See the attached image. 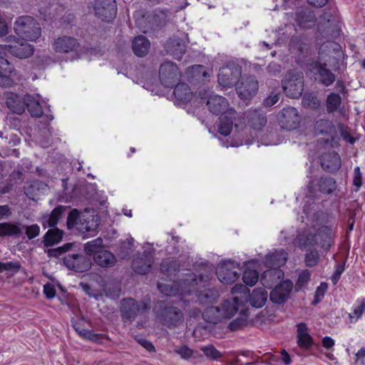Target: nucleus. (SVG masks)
I'll return each instance as SVG.
<instances>
[{
    "label": "nucleus",
    "mask_w": 365,
    "mask_h": 365,
    "mask_svg": "<svg viewBox=\"0 0 365 365\" xmlns=\"http://www.w3.org/2000/svg\"><path fill=\"white\" fill-rule=\"evenodd\" d=\"M133 239L131 238L127 241L123 242L118 249V255L122 258H128L131 252Z\"/></svg>",
    "instance_id": "obj_49"
},
{
    "label": "nucleus",
    "mask_w": 365,
    "mask_h": 365,
    "mask_svg": "<svg viewBox=\"0 0 365 365\" xmlns=\"http://www.w3.org/2000/svg\"><path fill=\"white\" fill-rule=\"evenodd\" d=\"M174 96L178 101L187 103L192 98L193 93L186 83H180L175 86L174 88Z\"/></svg>",
    "instance_id": "obj_34"
},
{
    "label": "nucleus",
    "mask_w": 365,
    "mask_h": 365,
    "mask_svg": "<svg viewBox=\"0 0 365 365\" xmlns=\"http://www.w3.org/2000/svg\"><path fill=\"white\" fill-rule=\"evenodd\" d=\"M63 207L61 206L56 207L53 210L49 216L45 219L43 225L44 227H54L62 214Z\"/></svg>",
    "instance_id": "obj_44"
},
{
    "label": "nucleus",
    "mask_w": 365,
    "mask_h": 365,
    "mask_svg": "<svg viewBox=\"0 0 365 365\" xmlns=\"http://www.w3.org/2000/svg\"><path fill=\"white\" fill-rule=\"evenodd\" d=\"M319 261V253L315 250L312 249L305 254L304 262L307 267H314Z\"/></svg>",
    "instance_id": "obj_48"
},
{
    "label": "nucleus",
    "mask_w": 365,
    "mask_h": 365,
    "mask_svg": "<svg viewBox=\"0 0 365 365\" xmlns=\"http://www.w3.org/2000/svg\"><path fill=\"white\" fill-rule=\"evenodd\" d=\"M205 320L210 323L217 324L224 319L220 307H207L203 313Z\"/></svg>",
    "instance_id": "obj_36"
},
{
    "label": "nucleus",
    "mask_w": 365,
    "mask_h": 365,
    "mask_svg": "<svg viewBox=\"0 0 365 365\" xmlns=\"http://www.w3.org/2000/svg\"><path fill=\"white\" fill-rule=\"evenodd\" d=\"M241 76V66L234 61H230L220 69L217 80L223 87H232L237 85Z\"/></svg>",
    "instance_id": "obj_10"
},
{
    "label": "nucleus",
    "mask_w": 365,
    "mask_h": 365,
    "mask_svg": "<svg viewBox=\"0 0 365 365\" xmlns=\"http://www.w3.org/2000/svg\"><path fill=\"white\" fill-rule=\"evenodd\" d=\"M344 264H336L335 266V270L331 276V281L333 284H336L340 279L341 274L344 272Z\"/></svg>",
    "instance_id": "obj_59"
},
{
    "label": "nucleus",
    "mask_w": 365,
    "mask_h": 365,
    "mask_svg": "<svg viewBox=\"0 0 365 365\" xmlns=\"http://www.w3.org/2000/svg\"><path fill=\"white\" fill-rule=\"evenodd\" d=\"M282 88L287 96L299 98L304 90V76L302 73L289 72L282 81Z\"/></svg>",
    "instance_id": "obj_9"
},
{
    "label": "nucleus",
    "mask_w": 365,
    "mask_h": 365,
    "mask_svg": "<svg viewBox=\"0 0 365 365\" xmlns=\"http://www.w3.org/2000/svg\"><path fill=\"white\" fill-rule=\"evenodd\" d=\"M93 7L96 16L102 21L110 22L116 16L115 0H95Z\"/></svg>",
    "instance_id": "obj_14"
},
{
    "label": "nucleus",
    "mask_w": 365,
    "mask_h": 365,
    "mask_svg": "<svg viewBox=\"0 0 365 365\" xmlns=\"http://www.w3.org/2000/svg\"><path fill=\"white\" fill-rule=\"evenodd\" d=\"M40 101L39 94H36V96H32L29 94L21 96L18 94L10 93L6 96V105L13 113L21 114L25 111L26 107L32 117H43L45 125L48 126L53 119V115L51 113L49 105L45 106V113H43V106Z\"/></svg>",
    "instance_id": "obj_2"
},
{
    "label": "nucleus",
    "mask_w": 365,
    "mask_h": 365,
    "mask_svg": "<svg viewBox=\"0 0 365 365\" xmlns=\"http://www.w3.org/2000/svg\"><path fill=\"white\" fill-rule=\"evenodd\" d=\"M297 344L304 350H309L314 345V339L309 334V328L305 323L297 324Z\"/></svg>",
    "instance_id": "obj_23"
},
{
    "label": "nucleus",
    "mask_w": 365,
    "mask_h": 365,
    "mask_svg": "<svg viewBox=\"0 0 365 365\" xmlns=\"http://www.w3.org/2000/svg\"><path fill=\"white\" fill-rule=\"evenodd\" d=\"M362 184V174L361 173L360 168L359 166H356L354 168L353 176V185L355 187L356 192L359 190Z\"/></svg>",
    "instance_id": "obj_55"
},
{
    "label": "nucleus",
    "mask_w": 365,
    "mask_h": 365,
    "mask_svg": "<svg viewBox=\"0 0 365 365\" xmlns=\"http://www.w3.org/2000/svg\"><path fill=\"white\" fill-rule=\"evenodd\" d=\"M310 277H311V272L309 270H308V269L302 270L299 274V277H298V279H297V281L296 283V286L299 289L304 287L307 284L309 281L310 280Z\"/></svg>",
    "instance_id": "obj_52"
},
{
    "label": "nucleus",
    "mask_w": 365,
    "mask_h": 365,
    "mask_svg": "<svg viewBox=\"0 0 365 365\" xmlns=\"http://www.w3.org/2000/svg\"><path fill=\"white\" fill-rule=\"evenodd\" d=\"M259 273L252 269H246L242 275V279L246 285L253 287L258 281Z\"/></svg>",
    "instance_id": "obj_46"
},
{
    "label": "nucleus",
    "mask_w": 365,
    "mask_h": 365,
    "mask_svg": "<svg viewBox=\"0 0 365 365\" xmlns=\"http://www.w3.org/2000/svg\"><path fill=\"white\" fill-rule=\"evenodd\" d=\"M158 317L162 324L168 328H175L183 322L182 312L174 307H165L158 314Z\"/></svg>",
    "instance_id": "obj_16"
},
{
    "label": "nucleus",
    "mask_w": 365,
    "mask_h": 365,
    "mask_svg": "<svg viewBox=\"0 0 365 365\" xmlns=\"http://www.w3.org/2000/svg\"><path fill=\"white\" fill-rule=\"evenodd\" d=\"M43 293L47 299H53L56 295V289L53 285L47 283L43 286Z\"/></svg>",
    "instance_id": "obj_62"
},
{
    "label": "nucleus",
    "mask_w": 365,
    "mask_h": 365,
    "mask_svg": "<svg viewBox=\"0 0 365 365\" xmlns=\"http://www.w3.org/2000/svg\"><path fill=\"white\" fill-rule=\"evenodd\" d=\"M175 352L179 354L182 359L185 360H188L192 357L196 358L199 356L198 352L193 351L187 346L176 347L175 349Z\"/></svg>",
    "instance_id": "obj_47"
},
{
    "label": "nucleus",
    "mask_w": 365,
    "mask_h": 365,
    "mask_svg": "<svg viewBox=\"0 0 365 365\" xmlns=\"http://www.w3.org/2000/svg\"><path fill=\"white\" fill-rule=\"evenodd\" d=\"M236 112L234 109L230 110L225 114H223L220 118V124L218 126V132L224 136H227L230 134L234 120H235Z\"/></svg>",
    "instance_id": "obj_27"
},
{
    "label": "nucleus",
    "mask_w": 365,
    "mask_h": 365,
    "mask_svg": "<svg viewBox=\"0 0 365 365\" xmlns=\"http://www.w3.org/2000/svg\"><path fill=\"white\" fill-rule=\"evenodd\" d=\"M315 132L317 134L326 135L332 140L334 139L336 135V127L333 123L327 119H320L317 121L314 126Z\"/></svg>",
    "instance_id": "obj_33"
},
{
    "label": "nucleus",
    "mask_w": 365,
    "mask_h": 365,
    "mask_svg": "<svg viewBox=\"0 0 365 365\" xmlns=\"http://www.w3.org/2000/svg\"><path fill=\"white\" fill-rule=\"evenodd\" d=\"M327 289V284L326 283H321L317 288L314 294V304H316L322 301L324 298L325 292Z\"/></svg>",
    "instance_id": "obj_58"
},
{
    "label": "nucleus",
    "mask_w": 365,
    "mask_h": 365,
    "mask_svg": "<svg viewBox=\"0 0 365 365\" xmlns=\"http://www.w3.org/2000/svg\"><path fill=\"white\" fill-rule=\"evenodd\" d=\"M247 132L244 130H242V133L238 132L237 134V138H239L238 140H232L230 146L232 147H239L244 144L245 145H250L253 143V140L250 139H244V134Z\"/></svg>",
    "instance_id": "obj_56"
},
{
    "label": "nucleus",
    "mask_w": 365,
    "mask_h": 365,
    "mask_svg": "<svg viewBox=\"0 0 365 365\" xmlns=\"http://www.w3.org/2000/svg\"><path fill=\"white\" fill-rule=\"evenodd\" d=\"M20 267L21 265L19 262H0V273L3 272L4 271L17 272L19 270Z\"/></svg>",
    "instance_id": "obj_54"
},
{
    "label": "nucleus",
    "mask_w": 365,
    "mask_h": 365,
    "mask_svg": "<svg viewBox=\"0 0 365 365\" xmlns=\"http://www.w3.org/2000/svg\"><path fill=\"white\" fill-rule=\"evenodd\" d=\"M335 233L332 225L307 227L298 234L297 240L301 249L317 246L327 253L334 243Z\"/></svg>",
    "instance_id": "obj_3"
},
{
    "label": "nucleus",
    "mask_w": 365,
    "mask_h": 365,
    "mask_svg": "<svg viewBox=\"0 0 365 365\" xmlns=\"http://www.w3.org/2000/svg\"><path fill=\"white\" fill-rule=\"evenodd\" d=\"M63 264L69 269L78 272L87 271L91 266L90 259L80 254L66 255L63 259Z\"/></svg>",
    "instance_id": "obj_18"
},
{
    "label": "nucleus",
    "mask_w": 365,
    "mask_h": 365,
    "mask_svg": "<svg viewBox=\"0 0 365 365\" xmlns=\"http://www.w3.org/2000/svg\"><path fill=\"white\" fill-rule=\"evenodd\" d=\"M240 299L237 297L227 299L220 306L224 319L233 317L240 309Z\"/></svg>",
    "instance_id": "obj_32"
},
{
    "label": "nucleus",
    "mask_w": 365,
    "mask_h": 365,
    "mask_svg": "<svg viewBox=\"0 0 365 365\" xmlns=\"http://www.w3.org/2000/svg\"><path fill=\"white\" fill-rule=\"evenodd\" d=\"M279 100V93H272L269 96L266 98L264 101L265 106H272L277 103Z\"/></svg>",
    "instance_id": "obj_63"
},
{
    "label": "nucleus",
    "mask_w": 365,
    "mask_h": 365,
    "mask_svg": "<svg viewBox=\"0 0 365 365\" xmlns=\"http://www.w3.org/2000/svg\"><path fill=\"white\" fill-rule=\"evenodd\" d=\"M247 321V314L243 312H240V316L230 323L229 328L231 331L238 330L246 325Z\"/></svg>",
    "instance_id": "obj_50"
},
{
    "label": "nucleus",
    "mask_w": 365,
    "mask_h": 365,
    "mask_svg": "<svg viewBox=\"0 0 365 365\" xmlns=\"http://www.w3.org/2000/svg\"><path fill=\"white\" fill-rule=\"evenodd\" d=\"M277 120L282 129L288 130L297 128L300 123L299 113L293 107H287L282 109L277 115Z\"/></svg>",
    "instance_id": "obj_13"
},
{
    "label": "nucleus",
    "mask_w": 365,
    "mask_h": 365,
    "mask_svg": "<svg viewBox=\"0 0 365 365\" xmlns=\"http://www.w3.org/2000/svg\"><path fill=\"white\" fill-rule=\"evenodd\" d=\"M181 78V73L178 66L171 61H165L160 65L159 78L166 88L173 87Z\"/></svg>",
    "instance_id": "obj_12"
},
{
    "label": "nucleus",
    "mask_w": 365,
    "mask_h": 365,
    "mask_svg": "<svg viewBox=\"0 0 365 365\" xmlns=\"http://www.w3.org/2000/svg\"><path fill=\"white\" fill-rule=\"evenodd\" d=\"M341 98L336 93H329L326 99V107L328 113H333L339 110L341 106Z\"/></svg>",
    "instance_id": "obj_38"
},
{
    "label": "nucleus",
    "mask_w": 365,
    "mask_h": 365,
    "mask_svg": "<svg viewBox=\"0 0 365 365\" xmlns=\"http://www.w3.org/2000/svg\"><path fill=\"white\" fill-rule=\"evenodd\" d=\"M259 88L258 81L253 76L242 77L241 81L237 86V92L239 97L243 100L252 98L257 93Z\"/></svg>",
    "instance_id": "obj_17"
},
{
    "label": "nucleus",
    "mask_w": 365,
    "mask_h": 365,
    "mask_svg": "<svg viewBox=\"0 0 365 365\" xmlns=\"http://www.w3.org/2000/svg\"><path fill=\"white\" fill-rule=\"evenodd\" d=\"M287 260V253L284 250H279L267 255L264 263L269 268H277L284 265Z\"/></svg>",
    "instance_id": "obj_26"
},
{
    "label": "nucleus",
    "mask_w": 365,
    "mask_h": 365,
    "mask_svg": "<svg viewBox=\"0 0 365 365\" xmlns=\"http://www.w3.org/2000/svg\"><path fill=\"white\" fill-rule=\"evenodd\" d=\"M341 23L337 11L334 9L326 11L320 17L318 31L327 38L334 39L341 33Z\"/></svg>",
    "instance_id": "obj_6"
},
{
    "label": "nucleus",
    "mask_w": 365,
    "mask_h": 365,
    "mask_svg": "<svg viewBox=\"0 0 365 365\" xmlns=\"http://www.w3.org/2000/svg\"><path fill=\"white\" fill-rule=\"evenodd\" d=\"M40 227L37 225H32L26 227V235L29 239L31 240L35 238L39 235Z\"/></svg>",
    "instance_id": "obj_61"
},
{
    "label": "nucleus",
    "mask_w": 365,
    "mask_h": 365,
    "mask_svg": "<svg viewBox=\"0 0 365 365\" xmlns=\"http://www.w3.org/2000/svg\"><path fill=\"white\" fill-rule=\"evenodd\" d=\"M53 48L57 53H67L70 52L77 53L81 51L80 43L73 37L63 36L58 37L53 43Z\"/></svg>",
    "instance_id": "obj_20"
},
{
    "label": "nucleus",
    "mask_w": 365,
    "mask_h": 365,
    "mask_svg": "<svg viewBox=\"0 0 365 365\" xmlns=\"http://www.w3.org/2000/svg\"><path fill=\"white\" fill-rule=\"evenodd\" d=\"M179 237L172 235L170 240H168V245L165 247V252L169 254H175L179 252V250L177 247V244L178 243Z\"/></svg>",
    "instance_id": "obj_57"
},
{
    "label": "nucleus",
    "mask_w": 365,
    "mask_h": 365,
    "mask_svg": "<svg viewBox=\"0 0 365 365\" xmlns=\"http://www.w3.org/2000/svg\"><path fill=\"white\" fill-rule=\"evenodd\" d=\"M150 309V300L138 302L133 298L123 299L120 302V313L123 321L132 322L138 317L145 319Z\"/></svg>",
    "instance_id": "obj_5"
},
{
    "label": "nucleus",
    "mask_w": 365,
    "mask_h": 365,
    "mask_svg": "<svg viewBox=\"0 0 365 365\" xmlns=\"http://www.w3.org/2000/svg\"><path fill=\"white\" fill-rule=\"evenodd\" d=\"M315 19L313 11L308 9H301L295 14V20L297 24L304 29L310 28L314 25Z\"/></svg>",
    "instance_id": "obj_29"
},
{
    "label": "nucleus",
    "mask_w": 365,
    "mask_h": 365,
    "mask_svg": "<svg viewBox=\"0 0 365 365\" xmlns=\"http://www.w3.org/2000/svg\"><path fill=\"white\" fill-rule=\"evenodd\" d=\"M67 225L69 228L76 227L83 233L95 232L98 227V223L94 216L86 217L74 209L70 212L67 219Z\"/></svg>",
    "instance_id": "obj_8"
},
{
    "label": "nucleus",
    "mask_w": 365,
    "mask_h": 365,
    "mask_svg": "<svg viewBox=\"0 0 365 365\" xmlns=\"http://www.w3.org/2000/svg\"><path fill=\"white\" fill-rule=\"evenodd\" d=\"M78 334L83 338L89 339L93 341H96L99 339L98 334L86 329H81V330L78 331Z\"/></svg>",
    "instance_id": "obj_60"
},
{
    "label": "nucleus",
    "mask_w": 365,
    "mask_h": 365,
    "mask_svg": "<svg viewBox=\"0 0 365 365\" xmlns=\"http://www.w3.org/2000/svg\"><path fill=\"white\" fill-rule=\"evenodd\" d=\"M93 260L97 265L103 268L112 267L116 263L115 256L105 248L95 255Z\"/></svg>",
    "instance_id": "obj_28"
},
{
    "label": "nucleus",
    "mask_w": 365,
    "mask_h": 365,
    "mask_svg": "<svg viewBox=\"0 0 365 365\" xmlns=\"http://www.w3.org/2000/svg\"><path fill=\"white\" fill-rule=\"evenodd\" d=\"M7 42H14V44L5 45L4 49L10 53L14 56L19 58H26L34 53V47L26 42L16 41V37L9 36L6 37Z\"/></svg>",
    "instance_id": "obj_15"
},
{
    "label": "nucleus",
    "mask_w": 365,
    "mask_h": 365,
    "mask_svg": "<svg viewBox=\"0 0 365 365\" xmlns=\"http://www.w3.org/2000/svg\"><path fill=\"white\" fill-rule=\"evenodd\" d=\"M14 31L22 39L31 41H35L41 34L38 24L29 16H21L15 21Z\"/></svg>",
    "instance_id": "obj_7"
},
{
    "label": "nucleus",
    "mask_w": 365,
    "mask_h": 365,
    "mask_svg": "<svg viewBox=\"0 0 365 365\" xmlns=\"http://www.w3.org/2000/svg\"><path fill=\"white\" fill-rule=\"evenodd\" d=\"M318 185L320 192L324 194L331 193L336 187V181L332 178H321Z\"/></svg>",
    "instance_id": "obj_43"
},
{
    "label": "nucleus",
    "mask_w": 365,
    "mask_h": 365,
    "mask_svg": "<svg viewBox=\"0 0 365 365\" xmlns=\"http://www.w3.org/2000/svg\"><path fill=\"white\" fill-rule=\"evenodd\" d=\"M211 279V272H206L198 277L194 273L188 272L183 274V276L178 282H159L158 288L162 294L166 296L189 294L192 292L197 291L200 288L205 287Z\"/></svg>",
    "instance_id": "obj_1"
},
{
    "label": "nucleus",
    "mask_w": 365,
    "mask_h": 365,
    "mask_svg": "<svg viewBox=\"0 0 365 365\" xmlns=\"http://www.w3.org/2000/svg\"><path fill=\"white\" fill-rule=\"evenodd\" d=\"M201 351L211 359L216 360L222 356V354L213 345L202 346Z\"/></svg>",
    "instance_id": "obj_51"
},
{
    "label": "nucleus",
    "mask_w": 365,
    "mask_h": 365,
    "mask_svg": "<svg viewBox=\"0 0 365 365\" xmlns=\"http://www.w3.org/2000/svg\"><path fill=\"white\" fill-rule=\"evenodd\" d=\"M331 46L339 45L329 41L324 43L319 48V60L311 63L309 67V71L316 76V80L326 87L331 86L335 81V75L327 68L333 66L335 58L329 53H325V50Z\"/></svg>",
    "instance_id": "obj_4"
},
{
    "label": "nucleus",
    "mask_w": 365,
    "mask_h": 365,
    "mask_svg": "<svg viewBox=\"0 0 365 365\" xmlns=\"http://www.w3.org/2000/svg\"><path fill=\"white\" fill-rule=\"evenodd\" d=\"M249 292L248 288L242 284H236L232 288V294H247Z\"/></svg>",
    "instance_id": "obj_64"
},
{
    "label": "nucleus",
    "mask_w": 365,
    "mask_h": 365,
    "mask_svg": "<svg viewBox=\"0 0 365 365\" xmlns=\"http://www.w3.org/2000/svg\"><path fill=\"white\" fill-rule=\"evenodd\" d=\"M267 297V292L264 287H257L250 294L249 302L252 307L261 308L265 304Z\"/></svg>",
    "instance_id": "obj_31"
},
{
    "label": "nucleus",
    "mask_w": 365,
    "mask_h": 365,
    "mask_svg": "<svg viewBox=\"0 0 365 365\" xmlns=\"http://www.w3.org/2000/svg\"><path fill=\"white\" fill-rule=\"evenodd\" d=\"M85 252L88 255L94 256L98 251H101L104 247L103 246V240L98 237L93 240L89 241L85 244Z\"/></svg>",
    "instance_id": "obj_42"
},
{
    "label": "nucleus",
    "mask_w": 365,
    "mask_h": 365,
    "mask_svg": "<svg viewBox=\"0 0 365 365\" xmlns=\"http://www.w3.org/2000/svg\"><path fill=\"white\" fill-rule=\"evenodd\" d=\"M293 289V283L290 280H284L270 292L269 297L272 302L283 304L289 297Z\"/></svg>",
    "instance_id": "obj_21"
},
{
    "label": "nucleus",
    "mask_w": 365,
    "mask_h": 365,
    "mask_svg": "<svg viewBox=\"0 0 365 365\" xmlns=\"http://www.w3.org/2000/svg\"><path fill=\"white\" fill-rule=\"evenodd\" d=\"M21 234V230L17 225L9 222L0 223V237L17 236Z\"/></svg>",
    "instance_id": "obj_41"
},
{
    "label": "nucleus",
    "mask_w": 365,
    "mask_h": 365,
    "mask_svg": "<svg viewBox=\"0 0 365 365\" xmlns=\"http://www.w3.org/2000/svg\"><path fill=\"white\" fill-rule=\"evenodd\" d=\"M63 232L58 228L49 229L43 237V243L46 247H50L58 243L63 238Z\"/></svg>",
    "instance_id": "obj_37"
},
{
    "label": "nucleus",
    "mask_w": 365,
    "mask_h": 365,
    "mask_svg": "<svg viewBox=\"0 0 365 365\" xmlns=\"http://www.w3.org/2000/svg\"><path fill=\"white\" fill-rule=\"evenodd\" d=\"M302 103L304 107L317 109L321 103L317 96L311 93H306L302 97Z\"/></svg>",
    "instance_id": "obj_45"
},
{
    "label": "nucleus",
    "mask_w": 365,
    "mask_h": 365,
    "mask_svg": "<svg viewBox=\"0 0 365 365\" xmlns=\"http://www.w3.org/2000/svg\"><path fill=\"white\" fill-rule=\"evenodd\" d=\"M239 263L235 260H225L220 262L217 268L216 274L220 282L230 284L234 283L240 276L236 270Z\"/></svg>",
    "instance_id": "obj_11"
},
{
    "label": "nucleus",
    "mask_w": 365,
    "mask_h": 365,
    "mask_svg": "<svg viewBox=\"0 0 365 365\" xmlns=\"http://www.w3.org/2000/svg\"><path fill=\"white\" fill-rule=\"evenodd\" d=\"M16 75L14 66L7 59L0 56V86H8L11 84V77Z\"/></svg>",
    "instance_id": "obj_25"
},
{
    "label": "nucleus",
    "mask_w": 365,
    "mask_h": 365,
    "mask_svg": "<svg viewBox=\"0 0 365 365\" xmlns=\"http://www.w3.org/2000/svg\"><path fill=\"white\" fill-rule=\"evenodd\" d=\"M150 46V41L145 36H138L133 39L132 48L136 56L142 57L148 53Z\"/></svg>",
    "instance_id": "obj_35"
},
{
    "label": "nucleus",
    "mask_w": 365,
    "mask_h": 365,
    "mask_svg": "<svg viewBox=\"0 0 365 365\" xmlns=\"http://www.w3.org/2000/svg\"><path fill=\"white\" fill-rule=\"evenodd\" d=\"M71 247V244L67 243L62 247H58L54 249H49L47 250V255L49 257H59L66 251L69 250Z\"/></svg>",
    "instance_id": "obj_53"
},
{
    "label": "nucleus",
    "mask_w": 365,
    "mask_h": 365,
    "mask_svg": "<svg viewBox=\"0 0 365 365\" xmlns=\"http://www.w3.org/2000/svg\"><path fill=\"white\" fill-rule=\"evenodd\" d=\"M365 309V298H359L356 299L352 307V312L349 314L351 322H356L360 319Z\"/></svg>",
    "instance_id": "obj_40"
},
{
    "label": "nucleus",
    "mask_w": 365,
    "mask_h": 365,
    "mask_svg": "<svg viewBox=\"0 0 365 365\" xmlns=\"http://www.w3.org/2000/svg\"><path fill=\"white\" fill-rule=\"evenodd\" d=\"M206 105L208 110L215 115H223L232 109L229 107V103L225 97L219 95L210 96Z\"/></svg>",
    "instance_id": "obj_22"
},
{
    "label": "nucleus",
    "mask_w": 365,
    "mask_h": 365,
    "mask_svg": "<svg viewBox=\"0 0 365 365\" xmlns=\"http://www.w3.org/2000/svg\"><path fill=\"white\" fill-rule=\"evenodd\" d=\"M179 267H180V265L176 260L167 259L163 261L161 266H160V269H161V272L163 274L169 277V276H172L175 272H178V274H179V272H180ZM180 277V275L178 274V277Z\"/></svg>",
    "instance_id": "obj_39"
},
{
    "label": "nucleus",
    "mask_w": 365,
    "mask_h": 365,
    "mask_svg": "<svg viewBox=\"0 0 365 365\" xmlns=\"http://www.w3.org/2000/svg\"><path fill=\"white\" fill-rule=\"evenodd\" d=\"M321 165L327 172H336L341 168V158L334 151L325 153L322 156Z\"/></svg>",
    "instance_id": "obj_24"
},
{
    "label": "nucleus",
    "mask_w": 365,
    "mask_h": 365,
    "mask_svg": "<svg viewBox=\"0 0 365 365\" xmlns=\"http://www.w3.org/2000/svg\"><path fill=\"white\" fill-rule=\"evenodd\" d=\"M247 118L251 128L255 130H261L267 123L266 115L259 110L249 111Z\"/></svg>",
    "instance_id": "obj_30"
},
{
    "label": "nucleus",
    "mask_w": 365,
    "mask_h": 365,
    "mask_svg": "<svg viewBox=\"0 0 365 365\" xmlns=\"http://www.w3.org/2000/svg\"><path fill=\"white\" fill-rule=\"evenodd\" d=\"M154 262V252L145 250L142 255L136 256L132 262V268L140 274L148 273Z\"/></svg>",
    "instance_id": "obj_19"
}]
</instances>
